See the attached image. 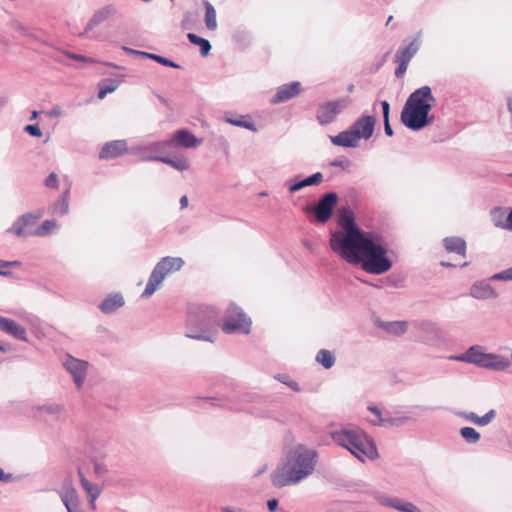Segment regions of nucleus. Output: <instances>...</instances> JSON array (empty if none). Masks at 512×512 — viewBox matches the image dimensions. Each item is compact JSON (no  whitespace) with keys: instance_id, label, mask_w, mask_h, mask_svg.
Instances as JSON below:
<instances>
[{"instance_id":"obj_18","label":"nucleus","mask_w":512,"mask_h":512,"mask_svg":"<svg viewBox=\"0 0 512 512\" xmlns=\"http://www.w3.org/2000/svg\"><path fill=\"white\" fill-rule=\"evenodd\" d=\"M31 224L32 212H27L18 217L17 220L13 223V225L9 229H7V232L21 237L25 235V228L30 226Z\"/></svg>"},{"instance_id":"obj_19","label":"nucleus","mask_w":512,"mask_h":512,"mask_svg":"<svg viewBox=\"0 0 512 512\" xmlns=\"http://www.w3.org/2000/svg\"><path fill=\"white\" fill-rule=\"evenodd\" d=\"M443 245L450 253H456L462 257L466 256V242L460 237H446L443 240Z\"/></svg>"},{"instance_id":"obj_41","label":"nucleus","mask_w":512,"mask_h":512,"mask_svg":"<svg viewBox=\"0 0 512 512\" xmlns=\"http://www.w3.org/2000/svg\"><path fill=\"white\" fill-rule=\"evenodd\" d=\"M65 55L70 58V59H73V60H76V61H80V62H83L85 64H88V63H94L95 60L90 58V57H86V56H83V55H80V54H76V53H72V52H65Z\"/></svg>"},{"instance_id":"obj_14","label":"nucleus","mask_w":512,"mask_h":512,"mask_svg":"<svg viewBox=\"0 0 512 512\" xmlns=\"http://www.w3.org/2000/svg\"><path fill=\"white\" fill-rule=\"evenodd\" d=\"M301 91V83L294 81L288 84L281 85L277 88L275 95L271 99L272 104H278L288 101L297 96Z\"/></svg>"},{"instance_id":"obj_49","label":"nucleus","mask_w":512,"mask_h":512,"mask_svg":"<svg viewBox=\"0 0 512 512\" xmlns=\"http://www.w3.org/2000/svg\"><path fill=\"white\" fill-rule=\"evenodd\" d=\"M123 50L127 53V54H130V55H133V56H136V57H140L141 58V54H143L144 51H139V50H135V49H132V48H129V47H123Z\"/></svg>"},{"instance_id":"obj_12","label":"nucleus","mask_w":512,"mask_h":512,"mask_svg":"<svg viewBox=\"0 0 512 512\" xmlns=\"http://www.w3.org/2000/svg\"><path fill=\"white\" fill-rule=\"evenodd\" d=\"M66 369L73 375L78 388H81L88 368V362L69 356L65 361Z\"/></svg>"},{"instance_id":"obj_6","label":"nucleus","mask_w":512,"mask_h":512,"mask_svg":"<svg viewBox=\"0 0 512 512\" xmlns=\"http://www.w3.org/2000/svg\"><path fill=\"white\" fill-rule=\"evenodd\" d=\"M184 261L180 257H164L154 267L142 297H150L163 282L165 277L182 268Z\"/></svg>"},{"instance_id":"obj_61","label":"nucleus","mask_w":512,"mask_h":512,"mask_svg":"<svg viewBox=\"0 0 512 512\" xmlns=\"http://www.w3.org/2000/svg\"><path fill=\"white\" fill-rule=\"evenodd\" d=\"M385 132H386L387 136L391 137V136H393L394 130H385Z\"/></svg>"},{"instance_id":"obj_26","label":"nucleus","mask_w":512,"mask_h":512,"mask_svg":"<svg viewBox=\"0 0 512 512\" xmlns=\"http://www.w3.org/2000/svg\"><path fill=\"white\" fill-rule=\"evenodd\" d=\"M496 416L495 410H490L487 412L484 416L479 417L474 412L465 413L464 417L466 420L478 425V426H485L493 421V419Z\"/></svg>"},{"instance_id":"obj_7","label":"nucleus","mask_w":512,"mask_h":512,"mask_svg":"<svg viewBox=\"0 0 512 512\" xmlns=\"http://www.w3.org/2000/svg\"><path fill=\"white\" fill-rule=\"evenodd\" d=\"M456 359L497 370H503L509 366L508 361L503 358L493 354H484L477 347H471L464 355Z\"/></svg>"},{"instance_id":"obj_15","label":"nucleus","mask_w":512,"mask_h":512,"mask_svg":"<svg viewBox=\"0 0 512 512\" xmlns=\"http://www.w3.org/2000/svg\"><path fill=\"white\" fill-rule=\"evenodd\" d=\"M126 152V142L123 140H116L106 143L101 149L99 157L101 159H113L125 154Z\"/></svg>"},{"instance_id":"obj_36","label":"nucleus","mask_w":512,"mask_h":512,"mask_svg":"<svg viewBox=\"0 0 512 512\" xmlns=\"http://www.w3.org/2000/svg\"><path fill=\"white\" fill-rule=\"evenodd\" d=\"M460 434L469 443H476L480 439V434L472 427L462 428Z\"/></svg>"},{"instance_id":"obj_24","label":"nucleus","mask_w":512,"mask_h":512,"mask_svg":"<svg viewBox=\"0 0 512 512\" xmlns=\"http://www.w3.org/2000/svg\"><path fill=\"white\" fill-rule=\"evenodd\" d=\"M124 305L123 297L120 294L108 296L99 306L103 313H112Z\"/></svg>"},{"instance_id":"obj_55","label":"nucleus","mask_w":512,"mask_h":512,"mask_svg":"<svg viewBox=\"0 0 512 512\" xmlns=\"http://www.w3.org/2000/svg\"><path fill=\"white\" fill-rule=\"evenodd\" d=\"M181 208H186L188 206V198L187 196H182L180 199Z\"/></svg>"},{"instance_id":"obj_10","label":"nucleus","mask_w":512,"mask_h":512,"mask_svg":"<svg viewBox=\"0 0 512 512\" xmlns=\"http://www.w3.org/2000/svg\"><path fill=\"white\" fill-rule=\"evenodd\" d=\"M336 203L337 195L335 193L325 194L314 208L316 220L320 223H326L330 219Z\"/></svg>"},{"instance_id":"obj_46","label":"nucleus","mask_w":512,"mask_h":512,"mask_svg":"<svg viewBox=\"0 0 512 512\" xmlns=\"http://www.w3.org/2000/svg\"><path fill=\"white\" fill-rule=\"evenodd\" d=\"M17 264V262L15 261H4V260H0V275H3V276H6L9 274L8 271H5L3 269L5 268H10L12 266H15Z\"/></svg>"},{"instance_id":"obj_30","label":"nucleus","mask_w":512,"mask_h":512,"mask_svg":"<svg viewBox=\"0 0 512 512\" xmlns=\"http://www.w3.org/2000/svg\"><path fill=\"white\" fill-rule=\"evenodd\" d=\"M322 178H323L322 174L320 172H317V173L307 177L306 179L293 184L290 187V191L295 192V191L302 189L303 187L318 184L322 181Z\"/></svg>"},{"instance_id":"obj_47","label":"nucleus","mask_w":512,"mask_h":512,"mask_svg":"<svg viewBox=\"0 0 512 512\" xmlns=\"http://www.w3.org/2000/svg\"><path fill=\"white\" fill-rule=\"evenodd\" d=\"M18 479V477L14 476L11 473H5L2 468H0V481L4 483H9Z\"/></svg>"},{"instance_id":"obj_38","label":"nucleus","mask_w":512,"mask_h":512,"mask_svg":"<svg viewBox=\"0 0 512 512\" xmlns=\"http://www.w3.org/2000/svg\"><path fill=\"white\" fill-rule=\"evenodd\" d=\"M197 17L192 12H185L181 21V27L183 30H191L194 28Z\"/></svg>"},{"instance_id":"obj_1","label":"nucleus","mask_w":512,"mask_h":512,"mask_svg":"<svg viewBox=\"0 0 512 512\" xmlns=\"http://www.w3.org/2000/svg\"><path fill=\"white\" fill-rule=\"evenodd\" d=\"M318 453L305 444L290 448L284 462L276 468L271 476L275 487L296 485L311 476L317 465Z\"/></svg>"},{"instance_id":"obj_3","label":"nucleus","mask_w":512,"mask_h":512,"mask_svg":"<svg viewBox=\"0 0 512 512\" xmlns=\"http://www.w3.org/2000/svg\"><path fill=\"white\" fill-rule=\"evenodd\" d=\"M435 97L429 86L416 89L407 98L401 112V122L406 128H425L433 125L434 115L431 114Z\"/></svg>"},{"instance_id":"obj_5","label":"nucleus","mask_w":512,"mask_h":512,"mask_svg":"<svg viewBox=\"0 0 512 512\" xmlns=\"http://www.w3.org/2000/svg\"><path fill=\"white\" fill-rule=\"evenodd\" d=\"M332 439L340 446L347 448L356 458L364 461L365 458L375 459L377 448L361 429H341L331 433Z\"/></svg>"},{"instance_id":"obj_59","label":"nucleus","mask_w":512,"mask_h":512,"mask_svg":"<svg viewBox=\"0 0 512 512\" xmlns=\"http://www.w3.org/2000/svg\"><path fill=\"white\" fill-rule=\"evenodd\" d=\"M42 136V130H34V137Z\"/></svg>"},{"instance_id":"obj_4","label":"nucleus","mask_w":512,"mask_h":512,"mask_svg":"<svg viewBox=\"0 0 512 512\" xmlns=\"http://www.w3.org/2000/svg\"><path fill=\"white\" fill-rule=\"evenodd\" d=\"M338 224L341 229L333 232L329 241L330 248L337 255L346 254L348 248L369 234L356 225L354 213L349 208L339 212Z\"/></svg>"},{"instance_id":"obj_32","label":"nucleus","mask_w":512,"mask_h":512,"mask_svg":"<svg viewBox=\"0 0 512 512\" xmlns=\"http://www.w3.org/2000/svg\"><path fill=\"white\" fill-rule=\"evenodd\" d=\"M383 328L390 334L401 335L407 330V322L405 321H394L383 324Z\"/></svg>"},{"instance_id":"obj_43","label":"nucleus","mask_w":512,"mask_h":512,"mask_svg":"<svg viewBox=\"0 0 512 512\" xmlns=\"http://www.w3.org/2000/svg\"><path fill=\"white\" fill-rule=\"evenodd\" d=\"M492 279L494 280H512V267L503 270L497 274H495Z\"/></svg>"},{"instance_id":"obj_39","label":"nucleus","mask_w":512,"mask_h":512,"mask_svg":"<svg viewBox=\"0 0 512 512\" xmlns=\"http://www.w3.org/2000/svg\"><path fill=\"white\" fill-rule=\"evenodd\" d=\"M383 118H384V128H391L389 123V112H390V104L388 101L384 100L380 102Z\"/></svg>"},{"instance_id":"obj_48","label":"nucleus","mask_w":512,"mask_h":512,"mask_svg":"<svg viewBox=\"0 0 512 512\" xmlns=\"http://www.w3.org/2000/svg\"><path fill=\"white\" fill-rule=\"evenodd\" d=\"M108 469L105 464L102 463H95L94 465V472L95 474L102 476L105 473H107Z\"/></svg>"},{"instance_id":"obj_21","label":"nucleus","mask_w":512,"mask_h":512,"mask_svg":"<svg viewBox=\"0 0 512 512\" xmlns=\"http://www.w3.org/2000/svg\"><path fill=\"white\" fill-rule=\"evenodd\" d=\"M196 317L199 318L201 325L205 328H208L212 325L214 320L217 317V312L210 307H205L199 310L198 315L190 316L189 322L193 323L196 321Z\"/></svg>"},{"instance_id":"obj_56","label":"nucleus","mask_w":512,"mask_h":512,"mask_svg":"<svg viewBox=\"0 0 512 512\" xmlns=\"http://www.w3.org/2000/svg\"><path fill=\"white\" fill-rule=\"evenodd\" d=\"M7 103V99L5 97H0V111L4 108Z\"/></svg>"},{"instance_id":"obj_33","label":"nucleus","mask_w":512,"mask_h":512,"mask_svg":"<svg viewBox=\"0 0 512 512\" xmlns=\"http://www.w3.org/2000/svg\"><path fill=\"white\" fill-rule=\"evenodd\" d=\"M316 360L326 369L331 368L335 363V357L333 354L325 349H322L317 353Z\"/></svg>"},{"instance_id":"obj_57","label":"nucleus","mask_w":512,"mask_h":512,"mask_svg":"<svg viewBox=\"0 0 512 512\" xmlns=\"http://www.w3.org/2000/svg\"><path fill=\"white\" fill-rule=\"evenodd\" d=\"M157 98L159 99V101H160L161 103H163V104L167 105V100H166L163 96H161V95H157Z\"/></svg>"},{"instance_id":"obj_37","label":"nucleus","mask_w":512,"mask_h":512,"mask_svg":"<svg viewBox=\"0 0 512 512\" xmlns=\"http://www.w3.org/2000/svg\"><path fill=\"white\" fill-rule=\"evenodd\" d=\"M159 160L180 171L186 170L189 167V163L186 159L173 160L170 158L163 157L159 158Z\"/></svg>"},{"instance_id":"obj_23","label":"nucleus","mask_w":512,"mask_h":512,"mask_svg":"<svg viewBox=\"0 0 512 512\" xmlns=\"http://www.w3.org/2000/svg\"><path fill=\"white\" fill-rule=\"evenodd\" d=\"M80 483L83 489L89 496V502L93 508H95V501L100 496L102 489L88 481L84 475L79 471Z\"/></svg>"},{"instance_id":"obj_31","label":"nucleus","mask_w":512,"mask_h":512,"mask_svg":"<svg viewBox=\"0 0 512 512\" xmlns=\"http://www.w3.org/2000/svg\"><path fill=\"white\" fill-rule=\"evenodd\" d=\"M471 295L478 299L489 298L493 295V290L486 284H475L471 288Z\"/></svg>"},{"instance_id":"obj_28","label":"nucleus","mask_w":512,"mask_h":512,"mask_svg":"<svg viewBox=\"0 0 512 512\" xmlns=\"http://www.w3.org/2000/svg\"><path fill=\"white\" fill-rule=\"evenodd\" d=\"M61 499L67 509L78 508V495L75 488L68 486L61 495Z\"/></svg>"},{"instance_id":"obj_50","label":"nucleus","mask_w":512,"mask_h":512,"mask_svg":"<svg viewBox=\"0 0 512 512\" xmlns=\"http://www.w3.org/2000/svg\"><path fill=\"white\" fill-rule=\"evenodd\" d=\"M501 227H503L507 230H512V210L508 214L505 223L503 225H501Z\"/></svg>"},{"instance_id":"obj_52","label":"nucleus","mask_w":512,"mask_h":512,"mask_svg":"<svg viewBox=\"0 0 512 512\" xmlns=\"http://www.w3.org/2000/svg\"><path fill=\"white\" fill-rule=\"evenodd\" d=\"M157 57H159L158 54H153V53H148V52H143V54H141V58L151 59V60H154L155 62H157Z\"/></svg>"},{"instance_id":"obj_27","label":"nucleus","mask_w":512,"mask_h":512,"mask_svg":"<svg viewBox=\"0 0 512 512\" xmlns=\"http://www.w3.org/2000/svg\"><path fill=\"white\" fill-rule=\"evenodd\" d=\"M205 8V25L209 30H215L217 28L216 11L213 5L208 0H203Z\"/></svg>"},{"instance_id":"obj_40","label":"nucleus","mask_w":512,"mask_h":512,"mask_svg":"<svg viewBox=\"0 0 512 512\" xmlns=\"http://www.w3.org/2000/svg\"><path fill=\"white\" fill-rule=\"evenodd\" d=\"M394 508L402 511V512H421L418 508H416L412 503H392Z\"/></svg>"},{"instance_id":"obj_45","label":"nucleus","mask_w":512,"mask_h":512,"mask_svg":"<svg viewBox=\"0 0 512 512\" xmlns=\"http://www.w3.org/2000/svg\"><path fill=\"white\" fill-rule=\"evenodd\" d=\"M157 63L163 65V66H167V67H172V68H180V66L175 63L174 61L166 58V57H163L161 55H159V57H157Z\"/></svg>"},{"instance_id":"obj_60","label":"nucleus","mask_w":512,"mask_h":512,"mask_svg":"<svg viewBox=\"0 0 512 512\" xmlns=\"http://www.w3.org/2000/svg\"><path fill=\"white\" fill-rule=\"evenodd\" d=\"M508 107H509V110L512 112V99L511 98L508 99Z\"/></svg>"},{"instance_id":"obj_62","label":"nucleus","mask_w":512,"mask_h":512,"mask_svg":"<svg viewBox=\"0 0 512 512\" xmlns=\"http://www.w3.org/2000/svg\"><path fill=\"white\" fill-rule=\"evenodd\" d=\"M67 510H68V512H80V511H78L77 508H71V507H70V509H67Z\"/></svg>"},{"instance_id":"obj_25","label":"nucleus","mask_w":512,"mask_h":512,"mask_svg":"<svg viewBox=\"0 0 512 512\" xmlns=\"http://www.w3.org/2000/svg\"><path fill=\"white\" fill-rule=\"evenodd\" d=\"M250 118L249 115L237 116L232 113H226L224 116V122L233 126L241 128H255L253 123L248 122L246 119Z\"/></svg>"},{"instance_id":"obj_11","label":"nucleus","mask_w":512,"mask_h":512,"mask_svg":"<svg viewBox=\"0 0 512 512\" xmlns=\"http://www.w3.org/2000/svg\"><path fill=\"white\" fill-rule=\"evenodd\" d=\"M117 12V9L115 5L108 4L105 5L99 9H97L92 16L90 17L89 21L87 22L85 28H84V34L89 33L92 31L95 27L99 26L106 20L110 19L112 16H114Z\"/></svg>"},{"instance_id":"obj_8","label":"nucleus","mask_w":512,"mask_h":512,"mask_svg":"<svg viewBox=\"0 0 512 512\" xmlns=\"http://www.w3.org/2000/svg\"><path fill=\"white\" fill-rule=\"evenodd\" d=\"M347 98H339L320 104L317 108V119L320 125L332 123L336 117L347 107Z\"/></svg>"},{"instance_id":"obj_22","label":"nucleus","mask_w":512,"mask_h":512,"mask_svg":"<svg viewBox=\"0 0 512 512\" xmlns=\"http://www.w3.org/2000/svg\"><path fill=\"white\" fill-rule=\"evenodd\" d=\"M172 142H175L186 148H191L197 146L201 140L197 139L187 130H180L174 135Z\"/></svg>"},{"instance_id":"obj_35","label":"nucleus","mask_w":512,"mask_h":512,"mask_svg":"<svg viewBox=\"0 0 512 512\" xmlns=\"http://www.w3.org/2000/svg\"><path fill=\"white\" fill-rule=\"evenodd\" d=\"M375 124V115H364L358 118L350 128H374Z\"/></svg>"},{"instance_id":"obj_34","label":"nucleus","mask_w":512,"mask_h":512,"mask_svg":"<svg viewBox=\"0 0 512 512\" xmlns=\"http://www.w3.org/2000/svg\"><path fill=\"white\" fill-rule=\"evenodd\" d=\"M57 222L56 220H46L44 221L40 226L37 227L36 230H34V235L37 236H47L50 235L55 231L57 228Z\"/></svg>"},{"instance_id":"obj_51","label":"nucleus","mask_w":512,"mask_h":512,"mask_svg":"<svg viewBox=\"0 0 512 512\" xmlns=\"http://www.w3.org/2000/svg\"><path fill=\"white\" fill-rule=\"evenodd\" d=\"M267 506L269 511L275 512L278 508V501L276 499H271L267 502Z\"/></svg>"},{"instance_id":"obj_44","label":"nucleus","mask_w":512,"mask_h":512,"mask_svg":"<svg viewBox=\"0 0 512 512\" xmlns=\"http://www.w3.org/2000/svg\"><path fill=\"white\" fill-rule=\"evenodd\" d=\"M45 186L47 188H57L58 187V176L56 173L52 172L49 174V176L45 179Z\"/></svg>"},{"instance_id":"obj_54","label":"nucleus","mask_w":512,"mask_h":512,"mask_svg":"<svg viewBox=\"0 0 512 512\" xmlns=\"http://www.w3.org/2000/svg\"><path fill=\"white\" fill-rule=\"evenodd\" d=\"M9 350H10V346L8 344L0 341V352L5 353Z\"/></svg>"},{"instance_id":"obj_16","label":"nucleus","mask_w":512,"mask_h":512,"mask_svg":"<svg viewBox=\"0 0 512 512\" xmlns=\"http://www.w3.org/2000/svg\"><path fill=\"white\" fill-rule=\"evenodd\" d=\"M0 331L18 340H26V331L16 321L0 316Z\"/></svg>"},{"instance_id":"obj_2","label":"nucleus","mask_w":512,"mask_h":512,"mask_svg":"<svg viewBox=\"0 0 512 512\" xmlns=\"http://www.w3.org/2000/svg\"><path fill=\"white\" fill-rule=\"evenodd\" d=\"M339 256L349 264L361 265L370 274H383L392 267V262L387 257V249L376 243L370 233L348 248L346 254Z\"/></svg>"},{"instance_id":"obj_53","label":"nucleus","mask_w":512,"mask_h":512,"mask_svg":"<svg viewBox=\"0 0 512 512\" xmlns=\"http://www.w3.org/2000/svg\"><path fill=\"white\" fill-rule=\"evenodd\" d=\"M369 410L378 417V423L382 424L383 420L381 419V411L377 407H369Z\"/></svg>"},{"instance_id":"obj_58","label":"nucleus","mask_w":512,"mask_h":512,"mask_svg":"<svg viewBox=\"0 0 512 512\" xmlns=\"http://www.w3.org/2000/svg\"><path fill=\"white\" fill-rule=\"evenodd\" d=\"M187 336L195 339H205L202 335L187 334Z\"/></svg>"},{"instance_id":"obj_63","label":"nucleus","mask_w":512,"mask_h":512,"mask_svg":"<svg viewBox=\"0 0 512 512\" xmlns=\"http://www.w3.org/2000/svg\"><path fill=\"white\" fill-rule=\"evenodd\" d=\"M107 65H108V66H110V67H113V68H120L119 66L114 65V64H112V63H107Z\"/></svg>"},{"instance_id":"obj_17","label":"nucleus","mask_w":512,"mask_h":512,"mask_svg":"<svg viewBox=\"0 0 512 512\" xmlns=\"http://www.w3.org/2000/svg\"><path fill=\"white\" fill-rule=\"evenodd\" d=\"M124 75H116L114 78L103 79L98 84V98L103 99L109 93L114 92L123 82Z\"/></svg>"},{"instance_id":"obj_64","label":"nucleus","mask_w":512,"mask_h":512,"mask_svg":"<svg viewBox=\"0 0 512 512\" xmlns=\"http://www.w3.org/2000/svg\"><path fill=\"white\" fill-rule=\"evenodd\" d=\"M392 19H393V17L389 16L388 19H387L386 25H388L391 22Z\"/></svg>"},{"instance_id":"obj_9","label":"nucleus","mask_w":512,"mask_h":512,"mask_svg":"<svg viewBox=\"0 0 512 512\" xmlns=\"http://www.w3.org/2000/svg\"><path fill=\"white\" fill-rule=\"evenodd\" d=\"M373 130H344L330 139L334 145L342 147H355L360 139H369Z\"/></svg>"},{"instance_id":"obj_13","label":"nucleus","mask_w":512,"mask_h":512,"mask_svg":"<svg viewBox=\"0 0 512 512\" xmlns=\"http://www.w3.org/2000/svg\"><path fill=\"white\" fill-rule=\"evenodd\" d=\"M251 327V321L243 313H238L236 317H229L222 325V329L226 333H233L240 331L243 333H249Z\"/></svg>"},{"instance_id":"obj_20","label":"nucleus","mask_w":512,"mask_h":512,"mask_svg":"<svg viewBox=\"0 0 512 512\" xmlns=\"http://www.w3.org/2000/svg\"><path fill=\"white\" fill-rule=\"evenodd\" d=\"M420 44L417 39L412 40L405 46H400L396 52L395 58L397 60H405L410 62L414 55L418 52Z\"/></svg>"},{"instance_id":"obj_29","label":"nucleus","mask_w":512,"mask_h":512,"mask_svg":"<svg viewBox=\"0 0 512 512\" xmlns=\"http://www.w3.org/2000/svg\"><path fill=\"white\" fill-rule=\"evenodd\" d=\"M187 38L190 41V43L198 45L200 47L201 56L205 57L210 53L211 44L207 39L199 37L194 33H188Z\"/></svg>"},{"instance_id":"obj_42","label":"nucleus","mask_w":512,"mask_h":512,"mask_svg":"<svg viewBox=\"0 0 512 512\" xmlns=\"http://www.w3.org/2000/svg\"><path fill=\"white\" fill-rule=\"evenodd\" d=\"M395 62L398 64L395 70V76L400 78L405 74L409 62H406L405 60H397V58H395Z\"/></svg>"}]
</instances>
